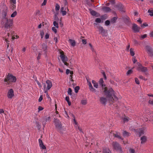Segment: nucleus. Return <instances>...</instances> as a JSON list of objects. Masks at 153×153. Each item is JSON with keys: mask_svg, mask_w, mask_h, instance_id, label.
Listing matches in <instances>:
<instances>
[{"mask_svg": "<svg viewBox=\"0 0 153 153\" xmlns=\"http://www.w3.org/2000/svg\"><path fill=\"white\" fill-rule=\"evenodd\" d=\"M44 34V33L43 31H41L40 32V35L41 37V39L43 38Z\"/></svg>", "mask_w": 153, "mask_h": 153, "instance_id": "obj_44", "label": "nucleus"}, {"mask_svg": "<svg viewBox=\"0 0 153 153\" xmlns=\"http://www.w3.org/2000/svg\"><path fill=\"white\" fill-rule=\"evenodd\" d=\"M41 47L43 51L45 53H46L47 52V46L45 44H42L41 45Z\"/></svg>", "mask_w": 153, "mask_h": 153, "instance_id": "obj_15", "label": "nucleus"}, {"mask_svg": "<svg viewBox=\"0 0 153 153\" xmlns=\"http://www.w3.org/2000/svg\"><path fill=\"white\" fill-rule=\"evenodd\" d=\"M123 135L124 137H127L130 135V134L126 131H124L123 133Z\"/></svg>", "mask_w": 153, "mask_h": 153, "instance_id": "obj_26", "label": "nucleus"}, {"mask_svg": "<svg viewBox=\"0 0 153 153\" xmlns=\"http://www.w3.org/2000/svg\"><path fill=\"white\" fill-rule=\"evenodd\" d=\"M39 145L41 150L43 152L42 153H46L47 150L46 147L43 144L42 140L40 139H39Z\"/></svg>", "mask_w": 153, "mask_h": 153, "instance_id": "obj_6", "label": "nucleus"}, {"mask_svg": "<svg viewBox=\"0 0 153 153\" xmlns=\"http://www.w3.org/2000/svg\"><path fill=\"white\" fill-rule=\"evenodd\" d=\"M8 11L7 7H5L2 11L0 14V17L4 21L5 19H7V13Z\"/></svg>", "mask_w": 153, "mask_h": 153, "instance_id": "obj_4", "label": "nucleus"}, {"mask_svg": "<svg viewBox=\"0 0 153 153\" xmlns=\"http://www.w3.org/2000/svg\"><path fill=\"white\" fill-rule=\"evenodd\" d=\"M148 12L149 13V15L151 16H153V11L152 10H149Z\"/></svg>", "mask_w": 153, "mask_h": 153, "instance_id": "obj_41", "label": "nucleus"}, {"mask_svg": "<svg viewBox=\"0 0 153 153\" xmlns=\"http://www.w3.org/2000/svg\"><path fill=\"white\" fill-rule=\"evenodd\" d=\"M2 23H3L4 28L5 30V34L7 35L5 36V41L7 42V48L9 47V42L7 39L8 37H10L13 40L16 38L15 37L14 32V31L10 30L11 27L13 24V20L10 19H7L3 20Z\"/></svg>", "mask_w": 153, "mask_h": 153, "instance_id": "obj_1", "label": "nucleus"}, {"mask_svg": "<svg viewBox=\"0 0 153 153\" xmlns=\"http://www.w3.org/2000/svg\"><path fill=\"white\" fill-rule=\"evenodd\" d=\"M54 123L56 127L58 129L60 130L62 128V124L61 123L58 119H56L54 120Z\"/></svg>", "mask_w": 153, "mask_h": 153, "instance_id": "obj_8", "label": "nucleus"}, {"mask_svg": "<svg viewBox=\"0 0 153 153\" xmlns=\"http://www.w3.org/2000/svg\"><path fill=\"white\" fill-rule=\"evenodd\" d=\"M114 7L117 8L119 10L121 11H123V6L121 4H118L114 6Z\"/></svg>", "mask_w": 153, "mask_h": 153, "instance_id": "obj_22", "label": "nucleus"}, {"mask_svg": "<svg viewBox=\"0 0 153 153\" xmlns=\"http://www.w3.org/2000/svg\"><path fill=\"white\" fill-rule=\"evenodd\" d=\"M92 82L94 86L96 88H97L98 87V83L95 81L94 80H92Z\"/></svg>", "mask_w": 153, "mask_h": 153, "instance_id": "obj_27", "label": "nucleus"}, {"mask_svg": "<svg viewBox=\"0 0 153 153\" xmlns=\"http://www.w3.org/2000/svg\"><path fill=\"white\" fill-rule=\"evenodd\" d=\"M4 113V111L2 109H0V114Z\"/></svg>", "mask_w": 153, "mask_h": 153, "instance_id": "obj_64", "label": "nucleus"}, {"mask_svg": "<svg viewBox=\"0 0 153 153\" xmlns=\"http://www.w3.org/2000/svg\"><path fill=\"white\" fill-rule=\"evenodd\" d=\"M54 40L55 41L56 43L58 42V38L57 37H54Z\"/></svg>", "mask_w": 153, "mask_h": 153, "instance_id": "obj_62", "label": "nucleus"}, {"mask_svg": "<svg viewBox=\"0 0 153 153\" xmlns=\"http://www.w3.org/2000/svg\"><path fill=\"white\" fill-rule=\"evenodd\" d=\"M82 43L84 44H86V40L85 39H83L82 40Z\"/></svg>", "mask_w": 153, "mask_h": 153, "instance_id": "obj_57", "label": "nucleus"}, {"mask_svg": "<svg viewBox=\"0 0 153 153\" xmlns=\"http://www.w3.org/2000/svg\"><path fill=\"white\" fill-rule=\"evenodd\" d=\"M59 8H60V6H59V5L57 4H56V6H55L56 10V11L59 10Z\"/></svg>", "mask_w": 153, "mask_h": 153, "instance_id": "obj_38", "label": "nucleus"}, {"mask_svg": "<svg viewBox=\"0 0 153 153\" xmlns=\"http://www.w3.org/2000/svg\"><path fill=\"white\" fill-rule=\"evenodd\" d=\"M100 101L101 104L105 105L107 101V99L104 97H101L100 99Z\"/></svg>", "mask_w": 153, "mask_h": 153, "instance_id": "obj_14", "label": "nucleus"}, {"mask_svg": "<svg viewBox=\"0 0 153 153\" xmlns=\"http://www.w3.org/2000/svg\"><path fill=\"white\" fill-rule=\"evenodd\" d=\"M74 126L77 131L79 130L80 132L83 133L82 129L79 127L78 125L76 126Z\"/></svg>", "mask_w": 153, "mask_h": 153, "instance_id": "obj_28", "label": "nucleus"}, {"mask_svg": "<svg viewBox=\"0 0 153 153\" xmlns=\"http://www.w3.org/2000/svg\"><path fill=\"white\" fill-rule=\"evenodd\" d=\"M124 20L127 24H129L130 22V19L128 17H126L124 19Z\"/></svg>", "mask_w": 153, "mask_h": 153, "instance_id": "obj_30", "label": "nucleus"}, {"mask_svg": "<svg viewBox=\"0 0 153 153\" xmlns=\"http://www.w3.org/2000/svg\"><path fill=\"white\" fill-rule=\"evenodd\" d=\"M53 24L54 26H55L56 28H58L59 27L58 23H57L56 21H55L53 22Z\"/></svg>", "mask_w": 153, "mask_h": 153, "instance_id": "obj_36", "label": "nucleus"}, {"mask_svg": "<svg viewBox=\"0 0 153 153\" xmlns=\"http://www.w3.org/2000/svg\"><path fill=\"white\" fill-rule=\"evenodd\" d=\"M89 10L90 11V13L93 16H95L97 14V13L95 11L92 10L91 9H90Z\"/></svg>", "mask_w": 153, "mask_h": 153, "instance_id": "obj_32", "label": "nucleus"}, {"mask_svg": "<svg viewBox=\"0 0 153 153\" xmlns=\"http://www.w3.org/2000/svg\"><path fill=\"white\" fill-rule=\"evenodd\" d=\"M81 103L83 105H85L87 104V101L86 100H82L81 101Z\"/></svg>", "mask_w": 153, "mask_h": 153, "instance_id": "obj_40", "label": "nucleus"}, {"mask_svg": "<svg viewBox=\"0 0 153 153\" xmlns=\"http://www.w3.org/2000/svg\"><path fill=\"white\" fill-rule=\"evenodd\" d=\"M32 48L33 51L35 53L36 55L38 54V49L37 47L35 45H33Z\"/></svg>", "mask_w": 153, "mask_h": 153, "instance_id": "obj_18", "label": "nucleus"}, {"mask_svg": "<svg viewBox=\"0 0 153 153\" xmlns=\"http://www.w3.org/2000/svg\"><path fill=\"white\" fill-rule=\"evenodd\" d=\"M141 143L142 144L145 143L147 140V138L145 136H143L140 138Z\"/></svg>", "mask_w": 153, "mask_h": 153, "instance_id": "obj_16", "label": "nucleus"}, {"mask_svg": "<svg viewBox=\"0 0 153 153\" xmlns=\"http://www.w3.org/2000/svg\"><path fill=\"white\" fill-rule=\"evenodd\" d=\"M135 80L136 83L137 84H140L139 81L137 78H135Z\"/></svg>", "mask_w": 153, "mask_h": 153, "instance_id": "obj_47", "label": "nucleus"}, {"mask_svg": "<svg viewBox=\"0 0 153 153\" xmlns=\"http://www.w3.org/2000/svg\"><path fill=\"white\" fill-rule=\"evenodd\" d=\"M95 22L97 23H100L101 22V19L100 18H97L95 19Z\"/></svg>", "mask_w": 153, "mask_h": 153, "instance_id": "obj_45", "label": "nucleus"}, {"mask_svg": "<svg viewBox=\"0 0 153 153\" xmlns=\"http://www.w3.org/2000/svg\"><path fill=\"white\" fill-rule=\"evenodd\" d=\"M44 109V108L41 106H39V111H42Z\"/></svg>", "mask_w": 153, "mask_h": 153, "instance_id": "obj_60", "label": "nucleus"}, {"mask_svg": "<svg viewBox=\"0 0 153 153\" xmlns=\"http://www.w3.org/2000/svg\"><path fill=\"white\" fill-rule=\"evenodd\" d=\"M132 61L134 63H135L137 61V60L136 59L135 57H134L132 59Z\"/></svg>", "mask_w": 153, "mask_h": 153, "instance_id": "obj_52", "label": "nucleus"}, {"mask_svg": "<svg viewBox=\"0 0 153 153\" xmlns=\"http://www.w3.org/2000/svg\"><path fill=\"white\" fill-rule=\"evenodd\" d=\"M97 28L99 29V31L102 34H104L105 33V30L103 28V27L100 26L97 27Z\"/></svg>", "mask_w": 153, "mask_h": 153, "instance_id": "obj_21", "label": "nucleus"}, {"mask_svg": "<svg viewBox=\"0 0 153 153\" xmlns=\"http://www.w3.org/2000/svg\"><path fill=\"white\" fill-rule=\"evenodd\" d=\"M141 37V38L142 39H143L147 37V35L146 34H145L143 35H142Z\"/></svg>", "mask_w": 153, "mask_h": 153, "instance_id": "obj_53", "label": "nucleus"}, {"mask_svg": "<svg viewBox=\"0 0 153 153\" xmlns=\"http://www.w3.org/2000/svg\"><path fill=\"white\" fill-rule=\"evenodd\" d=\"M43 99V97L42 95H40L39 98V102H40L42 101V100Z\"/></svg>", "mask_w": 153, "mask_h": 153, "instance_id": "obj_58", "label": "nucleus"}, {"mask_svg": "<svg viewBox=\"0 0 153 153\" xmlns=\"http://www.w3.org/2000/svg\"><path fill=\"white\" fill-rule=\"evenodd\" d=\"M72 115L73 117L74 118V124L75 125V126H76V125H78L76 121V120H75L74 116L73 114H72Z\"/></svg>", "mask_w": 153, "mask_h": 153, "instance_id": "obj_39", "label": "nucleus"}, {"mask_svg": "<svg viewBox=\"0 0 153 153\" xmlns=\"http://www.w3.org/2000/svg\"><path fill=\"white\" fill-rule=\"evenodd\" d=\"M130 53L131 55L132 56H134V49L133 48H131L130 50Z\"/></svg>", "mask_w": 153, "mask_h": 153, "instance_id": "obj_29", "label": "nucleus"}, {"mask_svg": "<svg viewBox=\"0 0 153 153\" xmlns=\"http://www.w3.org/2000/svg\"><path fill=\"white\" fill-rule=\"evenodd\" d=\"M47 1V0H44L42 4V6H44L46 4Z\"/></svg>", "mask_w": 153, "mask_h": 153, "instance_id": "obj_48", "label": "nucleus"}, {"mask_svg": "<svg viewBox=\"0 0 153 153\" xmlns=\"http://www.w3.org/2000/svg\"><path fill=\"white\" fill-rule=\"evenodd\" d=\"M117 18L116 17H114L111 20V23L112 24L115 23L117 20Z\"/></svg>", "mask_w": 153, "mask_h": 153, "instance_id": "obj_31", "label": "nucleus"}, {"mask_svg": "<svg viewBox=\"0 0 153 153\" xmlns=\"http://www.w3.org/2000/svg\"><path fill=\"white\" fill-rule=\"evenodd\" d=\"M108 152H109V149L107 148L103 149V152L105 153H107Z\"/></svg>", "mask_w": 153, "mask_h": 153, "instance_id": "obj_37", "label": "nucleus"}, {"mask_svg": "<svg viewBox=\"0 0 153 153\" xmlns=\"http://www.w3.org/2000/svg\"><path fill=\"white\" fill-rule=\"evenodd\" d=\"M129 118L128 117H126L124 118L123 120L124 122H128L129 120Z\"/></svg>", "mask_w": 153, "mask_h": 153, "instance_id": "obj_42", "label": "nucleus"}, {"mask_svg": "<svg viewBox=\"0 0 153 153\" xmlns=\"http://www.w3.org/2000/svg\"><path fill=\"white\" fill-rule=\"evenodd\" d=\"M72 75H71L70 76V77H69L70 80V81L74 82V80H73V79H72Z\"/></svg>", "mask_w": 153, "mask_h": 153, "instance_id": "obj_61", "label": "nucleus"}, {"mask_svg": "<svg viewBox=\"0 0 153 153\" xmlns=\"http://www.w3.org/2000/svg\"><path fill=\"white\" fill-rule=\"evenodd\" d=\"M49 34L48 33H46L45 36V39H47L49 38Z\"/></svg>", "mask_w": 153, "mask_h": 153, "instance_id": "obj_54", "label": "nucleus"}, {"mask_svg": "<svg viewBox=\"0 0 153 153\" xmlns=\"http://www.w3.org/2000/svg\"><path fill=\"white\" fill-rule=\"evenodd\" d=\"M60 57L63 62L68 61V58L64 54V52L62 51L60 52Z\"/></svg>", "mask_w": 153, "mask_h": 153, "instance_id": "obj_7", "label": "nucleus"}, {"mask_svg": "<svg viewBox=\"0 0 153 153\" xmlns=\"http://www.w3.org/2000/svg\"><path fill=\"white\" fill-rule=\"evenodd\" d=\"M61 12L62 13V14L63 16H64L66 15V12L65 10Z\"/></svg>", "mask_w": 153, "mask_h": 153, "instance_id": "obj_55", "label": "nucleus"}, {"mask_svg": "<svg viewBox=\"0 0 153 153\" xmlns=\"http://www.w3.org/2000/svg\"><path fill=\"white\" fill-rule=\"evenodd\" d=\"M65 100L67 102L69 105L70 106L71 105V102L69 101V97H65Z\"/></svg>", "mask_w": 153, "mask_h": 153, "instance_id": "obj_33", "label": "nucleus"}, {"mask_svg": "<svg viewBox=\"0 0 153 153\" xmlns=\"http://www.w3.org/2000/svg\"><path fill=\"white\" fill-rule=\"evenodd\" d=\"M16 81V78L13 74L8 73L4 80V82L6 85H9L10 83H14Z\"/></svg>", "mask_w": 153, "mask_h": 153, "instance_id": "obj_3", "label": "nucleus"}, {"mask_svg": "<svg viewBox=\"0 0 153 153\" xmlns=\"http://www.w3.org/2000/svg\"><path fill=\"white\" fill-rule=\"evenodd\" d=\"M102 9L105 12H108L111 10V9L108 7H103L102 8Z\"/></svg>", "mask_w": 153, "mask_h": 153, "instance_id": "obj_20", "label": "nucleus"}, {"mask_svg": "<svg viewBox=\"0 0 153 153\" xmlns=\"http://www.w3.org/2000/svg\"><path fill=\"white\" fill-rule=\"evenodd\" d=\"M132 72L133 71L132 70H130L127 71L126 74L127 75L131 74L132 73Z\"/></svg>", "mask_w": 153, "mask_h": 153, "instance_id": "obj_46", "label": "nucleus"}, {"mask_svg": "<svg viewBox=\"0 0 153 153\" xmlns=\"http://www.w3.org/2000/svg\"><path fill=\"white\" fill-rule=\"evenodd\" d=\"M114 136L115 137L118 138L119 139L123 140V138L120 136V134L117 133L116 134H114Z\"/></svg>", "mask_w": 153, "mask_h": 153, "instance_id": "obj_25", "label": "nucleus"}, {"mask_svg": "<svg viewBox=\"0 0 153 153\" xmlns=\"http://www.w3.org/2000/svg\"><path fill=\"white\" fill-rule=\"evenodd\" d=\"M113 148L117 151H118L121 152H122V148L120 144L117 142H113L112 143Z\"/></svg>", "mask_w": 153, "mask_h": 153, "instance_id": "obj_5", "label": "nucleus"}, {"mask_svg": "<svg viewBox=\"0 0 153 153\" xmlns=\"http://www.w3.org/2000/svg\"><path fill=\"white\" fill-rule=\"evenodd\" d=\"M68 94L70 95H71L72 90L71 88H68Z\"/></svg>", "mask_w": 153, "mask_h": 153, "instance_id": "obj_43", "label": "nucleus"}, {"mask_svg": "<svg viewBox=\"0 0 153 153\" xmlns=\"http://www.w3.org/2000/svg\"><path fill=\"white\" fill-rule=\"evenodd\" d=\"M133 42V43H134V45H136L138 44V42H137V41L136 40H135V39L134 40Z\"/></svg>", "mask_w": 153, "mask_h": 153, "instance_id": "obj_59", "label": "nucleus"}, {"mask_svg": "<svg viewBox=\"0 0 153 153\" xmlns=\"http://www.w3.org/2000/svg\"><path fill=\"white\" fill-rule=\"evenodd\" d=\"M138 67L137 68L138 70H140L141 71L143 72L147 71V68L142 66L140 63H138Z\"/></svg>", "mask_w": 153, "mask_h": 153, "instance_id": "obj_9", "label": "nucleus"}, {"mask_svg": "<svg viewBox=\"0 0 153 153\" xmlns=\"http://www.w3.org/2000/svg\"><path fill=\"white\" fill-rule=\"evenodd\" d=\"M86 79L87 82L88 83V85L89 86L90 91L92 92H96L95 89L93 88L91 82L89 81L88 79L86 78Z\"/></svg>", "mask_w": 153, "mask_h": 153, "instance_id": "obj_12", "label": "nucleus"}, {"mask_svg": "<svg viewBox=\"0 0 153 153\" xmlns=\"http://www.w3.org/2000/svg\"><path fill=\"white\" fill-rule=\"evenodd\" d=\"M13 96V91L12 89H10L7 93V97L11 99Z\"/></svg>", "mask_w": 153, "mask_h": 153, "instance_id": "obj_13", "label": "nucleus"}, {"mask_svg": "<svg viewBox=\"0 0 153 153\" xmlns=\"http://www.w3.org/2000/svg\"><path fill=\"white\" fill-rule=\"evenodd\" d=\"M70 71L69 69H67L66 70V74H69V73H70Z\"/></svg>", "mask_w": 153, "mask_h": 153, "instance_id": "obj_63", "label": "nucleus"}, {"mask_svg": "<svg viewBox=\"0 0 153 153\" xmlns=\"http://www.w3.org/2000/svg\"><path fill=\"white\" fill-rule=\"evenodd\" d=\"M146 49L148 51V54L151 56H153V49L149 46H147L146 47Z\"/></svg>", "mask_w": 153, "mask_h": 153, "instance_id": "obj_10", "label": "nucleus"}, {"mask_svg": "<svg viewBox=\"0 0 153 153\" xmlns=\"http://www.w3.org/2000/svg\"><path fill=\"white\" fill-rule=\"evenodd\" d=\"M68 42L71 46L74 47L76 45V42L75 40L71 39H70L68 40Z\"/></svg>", "mask_w": 153, "mask_h": 153, "instance_id": "obj_19", "label": "nucleus"}, {"mask_svg": "<svg viewBox=\"0 0 153 153\" xmlns=\"http://www.w3.org/2000/svg\"><path fill=\"white\" fill-rule=\"evenodd\" d=\"M110 22L109 20H106L105 22V24L106 25H109Z\"/></svg>", "mask_w": 153, "mask_h": 153, "instance_id": "obj_49", "label": "nucleus"}, {"mask_svg": "<svg viewBox=\"0 0 153 153\" xmlns=\"http://www.w3.org/2000/svg\"><path fill=\"white\" fill-rule=\"evenodd\" d=\"M99 82L100 85L101 86L102 88H103L105 86V85L103 84L104 81L102 78L100 79Z\"/></svg>", "mask_w": 153, "mask_h": 153, "instance_id": "obj_23", "label": "nucleus"}, {"mask_svg": "<svg viewBox=\"0 0 153 153\" xmlns=\"http://www.w3.org/2000/svg\"><path fill=\"white\" fill-rule=\"evenodd\" d=\"M130 153H135V151L133 149H130L129 150Z\"/></svg>", "mask_w": 153, "mask_h": 153, "instance_id": "obj_56", "label": "nucleus"}, {"mask_svg": "<svg viewBox=\"0 0 153 153\" xmlns=\"http://www.w3.org/2000/svg\"><path fill=\"white\" fill-rule=\"evenodd\" d=\"M137 132L139 133L140 137L141 135L143 134L144 133L143 130L139 128V129H137Z\"/></svg>", "mask_w": 153, "mask_h": 153, "instance_id": "obj_24", "label": "nucleus"}, {"mask_svg": "<svg viewBox=\"0 0 153 153\" xmlns=\"http://www.w3.org/2000/svg\"><path fill=\"white\" fill-rule=\"evenodd\" d=\"M17 14V12L15 11H14L10 15V17L12 18L14 17Z\"/></svg>", "mask_w": 153, "mask_h": 153, "instance_id": "obj_34", "label": "nucleus"}, {"mask_svg": "<svg viewBox=\"0 0 153 153\" xmlns=\"http://www.w3.org/2000/svg\"><path fill=\"white\" fill-rule=\"evenodd\" d=\"M74 88L75 92L76 93H77L79 89V86H76Z\"/></svg>", "mask_w": 153, "mask_h": 153, "instance_id": "obj_35", "label": "nucleus"}, {"mask_svg": "<svg viewBox=\"0 0 153 153\" xmlns=\"http://www.w3.org/2000/svg\"><path fill=\"white\" fill-rule=\"evenodd\" d=\"M103 92L109 101L112 102L117 100V98L115 95L114 91L112 88L108 89L107 87H105L104 88Z\"/></svg>", "mask_w": 153, "mask_h": 153, "instance_id": "obj_2", "label": "nucleus"}, {"mask_svg": "<svg viewBox=\"0 0 153 153\" xmlns=\"http://www.w3.org/2000/svg\"><path fill=\"white\" fill-rule=\"evenodd\" d=\"M10 1L11 2L13 3V6L16 7L15 5L14 4H16V0H10Z\"/></svg>", "mask_w": 153, "mask_h": 153, "instance_id": "obj_50", "label": "nucleus"}, {"mask_svg": "<svg viewBox=\"0 0 153 153\" xmlns=\"http://www.w3.org/2000/svg\"><path fill=\"white\" fill-rule=\"evenodd\" d=\"M132 29L135 33L139 32L140 31V27L136 24H133Z\"/></svg>", "mask_w": 153, "mask_h": 153, "instance_id": "obj_11", "label": "nucleus"}, {"mask_svg": "<svg viewBox=\"0 0 153 153\" xmlns=\"http://www.w3.org/2000/svg\"><path fill=\"white\" fill-rule=\"evenodd\" d=\"M52 30L55 32V33H56L57 32V30L55 27H52Z\"/></svg>", "mask_w": 153, "mask_h": 153, "instance_id": "obj_51", "label": "nucleus"}, {"mask_svg": "<svg viewBox=\"0 0 153 153\" xmlns=\"http://www.w3.org/2000/svg\"><path fill=\"white\" fill-rule=\"evenodd\" d=\"M46 84L47 85V89L48 90H49L52 86L51 82L49 80H47L46 81Z\"/></svg>", "mask_w": 153, "mask_h": 153, "instance_id": "obj_17", "label": "nucleus"}]
</instances>
